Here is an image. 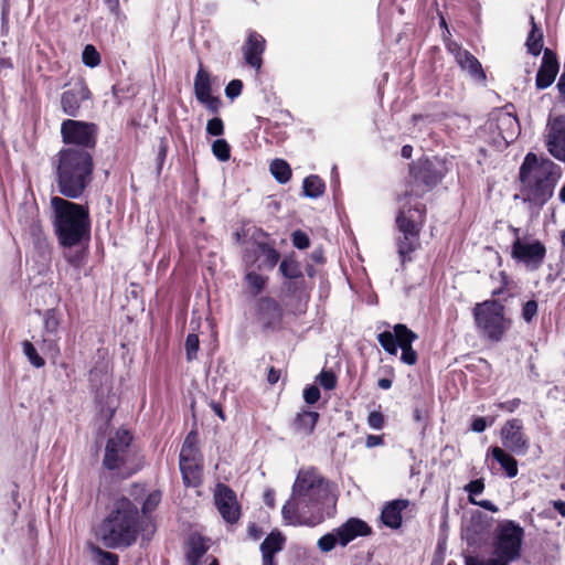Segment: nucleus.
<instances>
[{
    "instance_id": "obj_1",
    "label": "nucleus",
    "mask_w": 565,
    "mask_h": 565,
    "mask_svg": "<svg viewBox=\"0 0 565 565\" xmlns=\"http://www.w3.org/2000/svg\"><path fill=\"white\" fill-rule=\"evenodd\" d=\"M335 500L328 483L315 468L299 470L292 486L290 499L284 504L281 514L290 525L316 526L320 524Z\"/></svg>"
},
{
    "instance_id": "obj_2",
    "label": "nucleus",
    "mask_w": 565,
    "mask_h": 565,
    "mask_svg": "<svg viewBox=\"0 0 565 565\" xmlns=\"http://www.w3.org/2000/svg\"><path fill=\"white\" fill-rule=\"evenodd\" d=\"M561 168L545 157L529 152L520 167L521 196L530 207L542 209L553 196Z\"/></svg>"
},
{
    "instance_id": "obj_3",
    "label": "nucleus",
    "mask_w": 565,
    "mask_h": 565,
    "mask_svg": "<svg viewBox=\"0 0 565 565\" xmlns=\"http://www.w3.org/2000/svg\"><path fill=\"white\" fill-rule=\"evenodd\" d=\"M139 532V510L132 501L121 497L110 504L98 526L97 537L107 548H121L135 544Z\"/></svg>"
},
{
    "instance_id": "obj_4",
    "label": "nucleus",
    "mask_w": 565,
    "mask_h": 565,
    "mask_svg": "<svg viewBox=\"0 0 565 565\" xmlns=\"http://www.w3.org/2000/svg\"><path fill=\"white\" fill-rule=\"evenodd\" d=\"M58 192L70 199H78L93 180L94 159L89 151L62 148L54 160Z\"/></svg>"
},
{
    "instance_id": "obj_5",
    "label": "nucleus",
    "mask_w": 565,
    "mask_h": 565,
    "mask_svg": "<svg viewBox=\"0 0 565 565\" xmlns=\"http://www.w3.org/2000/svg\"><path fill=\"white\" fill-rule=\"evenodd\" d=\"M52 223L60 245L73 247L89 237L90 221L87 207L60 196L51 199Z\"/></svg>"
},
{
    "instance_id": "obj_6",
    "label": "nucleus",
    "mask_w": 565,
    "mask_h": 565,
    "mask_svg": "<svg viewBox=\"0 0 565 565\" xmlns=\"http://www.w3.org/2000/svg\"><path fill=\"white\" fill-rule=\"evenodd\" d=\"M132 440L131 433L124 428L108 436L102 463L113 476L126 479L139 470L138 451Z\"/></svg>"
},
{
    "instance_id": "obj_7",
    "label": "nucleus",
    "mask_w": 565,
    "mask_h": 565,
    "mask_svg": "<svg viewBox=\"0 0 565 565\" xmlns=\"http://www.w3.org/2000/svg\"><path fill=\"white\" fill-rule=\"evenodd\" d=\"M472 313L478 332L489 341H501L510 329L511 320L505 317L504 306L497 300L477 303Z\"/></svg>"
},
{
    "instance_id": "obj_8",
    "label": "nucleus",
    "mask_w": 565,
    "mask_h": 565,
    "mask_svg": "<svg viewBox=\"0 0 565 565\" xmlns=\"http://www.w3.org/2000/svg\"><path fill=\"white\" fill-rule=\"evenodd\" d=\"M524 530L513 521L501 522L494 533L492 555L503 565H510L521 555Z\"/></svg>"
},
{
    "instance_id": "obj_9",
    "label": "nucleus",
    "mask_w": 565,
    "mask_h": 565,
    "mask_svg": "<svg viewBox=\"0 0 565 565\" xmlns=\"http://www.w3.org/2000/svg\"><path fill=\"white\" fill-rule=\"evenodd\" d=\"M417 338V334L405 324L397 323L394 326L393 332H381L377 335V341L384 351L391 355H396L398 348H401V361L407 365H414L417 362V353L413 350L412 344Z\"/></svg>"
},
{
    "instance_id": "obj_10",
    "label": "nucleus",
    "mask_w": 565,
    "mask_h": 565,
    "mask_svg": "<svg viewBox=\"0 0 565 565\" xmlns=\"http://www.w3.org/2000/svg\"><path fill=\"white\" fill-rule=\"evenodd\" d=\"M415 214L420 218V210L399 211L396 217V224L402 236L397 238L398 255L402 264L411 260V253L419 246L420 224L415 218Z\"/></svg>"
},
{
    "instance_id": "obj_11",
    "label": "nucleus",
    "mask_w": 565,
    "mask_h": 565,
    "mask_svg": "<svg viewBox=\"0 0 565 565\" xmlns=\"http://www.w3.org/2000/svg\"><path fill=\"white\" fill-rule=\"evenodd\" d=\"M371 533V527L366 522L351 518L339 527L324 534L318 540V547L321 552L328 553L332 551L337 544L347 546L350 542L359 536H366Z\"/></svg>"
},
{
    "instance_id": "obj_12",
    "label": "nucleus",
    "mask_w": 565,
    "mask_h": 565,
    "mask_svg": "<svg viewBox=\"0 0 565 565\" xmlns=\"http://www.w3.org/2000/svg\"><path fill=\"white\" fill-rule=\"evenodd\" d=\"M98 127L94 122L66 119L61 125V136L65 145H74V149L89 151L97 141Z\"/></svg>"
},
{
    "instance_id": "obj_13",
    "label": "nucleus",
    "mask_w": 565,
    "mask_h": 565,
    "mask_svg": "<svg viewBox=\"0 0 565 565\" xmlns=\"http://www.w3.org/2000/svg\"><path fill=\"white\" fill-rule=\"evenodd\" d=\"M514 234L511 256L513 259L523 263L527 269H539L545 258L546 248L540 241H525L520 237V230L511 227Z\"/></svg>"
},
{
    "instance_id": "obj_14",
    "label": "nucleus",
    "mask_w": 565,
    "mask_h": 565,
    "mask_svg": "<svg viewBox=\"0 0 565 565\" xmlns=\"http://www.w3.org/2000/svg\"><path fill=\"white\" fill-rule=\"evenodd\" d=\"M545 146L551 156L565 162V117L548 119L544 135Z\"/></svg>"
},
{
    "instance_id": "obj_15",
    "label": "nucleus",
    "mask_w": 565,
    "mask_h": 565,
    "mask_svg": "<svg viewBox=\"0 0 565 565\" xmlns=\"http://www.w3.org/2000/svg\"><path fill=\"white\" fill-rule=\"evenodd\" d=\"M411 174L422 191H428L436 186L443 179V173L436 161L419 159L411 167Z\"/></svg>"
},
{
    "instance_id": "obj_16",
    "label": "nucleus",
    "mask_w": 565,
    "mask_h": 565,
    "mask_svg": "<svg viewBox=\"0 0 565 565\" xmlns=\"http://www.w3.org/2000/svg\"><path fill=\"white\" fill-rule=\"evenodd\" d=\"M215 505L225 522L236 523L241 515L235 492L225 484L218 483L214 491Z\"/></svg>"
},
{
    "instance_id": "obj_17",
    "label": "nucleus",
    "mask_w": 565,
    "mask_h": 565,
    "mask_svg": "<svg viewBox=\"0 0 565 565\" xmlns=\"http://www.w3.org/2000/svg\"><path fill=\"white\" fill-rule=\"evenodd\" d=\"M489 130H498V139L494 142L498 147L507 146L512 142L520 129L519 121L515 116L510 113H500L495 119H490L487 122Z\"/></svg>"
},
{
    "instance_id": "obj_18",
    "label": "nucleus",
    "mask_w": 565,
    "mask_h": 565,
    "mask_svg": "<svg viewBox=\"0 0 565 565\" xmlns=\"http://www.w3.org/2000/svg\"><path fill=\"white\" fill-rule=\"evenodd\" d=\"M194 94L196 99L203 104L209 111L216 114L221 107L218 97L212 96L211 75L202 64H200L196 75L194 77Z\"/></svg>"
},
{
    "instance_id": "obj_19",
    "label": "nucleus",
    "mask_w": 565,
    "mask_h": 565,
    "mask_svg": "<svg viewBox=\"0 0 565 565\" xmlns=\"http://www.w3.org/2000/svg\"><path fill=\"white\" fill-rule=\"evenodd\" d=\"M90 98V92L83 81H77L61 96L63 111L72 117L77 116L82 104Z\"/></svg>"
},
{
    "instance_id": "obj_20",
    "label": "nucleus",
    "mask_w": 565,
    "mask_h": 565,
    "mask_svg": "<svg viewBox=\"0 0 565 565\" xmlns=\"http://www.w3.org/2000/svg\"><path fill=\"white\" fill-rule=\"evenodd\" d=\"M257 319L264 330H277L282 321V308L275 299L262 297L257 301Z\"/></svg>"
},
{
    "instance_id": "obj_21",
    "label": "nucleus",
    "mask_w": 565,
    "mask_h": 565,
    "mask_svg": "<svg viewBox=\"0 0 565 565\" xmlns=\"http://www.w3.org/2000/svg\"><path fill=\"white\" fill-rule=\"evenodd\" d=\"M502 444L515 455H524L529 448L519 419H511L501 429Z\"/></svg>"
},
{
    "instance_id": "obj_22",
    "label": "nucleus",
    "mask_w": 565,
    "mask_h": 565,
    "mask_svg": "<svg viewBox=\"0 0 565 565\" xmlns=\"http://www.w3.org/2000/svg\"><path fill=\"white\" fill-rule=\"evenodd\" d=\"M280 258L279 253L268 243L258 242L255 245V248L250 253L246 250L244 255V260L246 264H254L257 262V269L263 270L273 269Z\"/></svg>"
},
{
    "instance_id": "obj_23",
    "label": "nucleus",
    "mask_w": 565,
    "mask_h": 565,
    "mask_svg": "<svg viewBox=\"0 0 565 565\" xmlns=\"http://www.w3.org/2000/svg\"><path fill=\"white\" fill-rule=\"evenodd\" d=\"M558 73V63L553 54V52L548 49L544 51V55L542 58V64L536 74V87L539 89H545L551 86Z\"/></svg>"
},
{
    "instance_id": "obj_24",
    "label": "nucleus",
    "mask_w": 565,
    "mask_h": 565,
    "mask_svg": "<svg viewBox=\"0 0 565 565\" xmlns=\"http://www.w3.org/2000/svg\"><path fill=\"white\" fill-rule=\"evenodd\" d=\"M265 50V39L256 33L249 32L246 43L243 46V54L246 63L259 70L262 67V55Z\"/></svg>"
},
{
    "instance_id": "obj_25",
    "label": "nucleus",
    "mask_w": 565,
    "mask_h": 565,
    "mask_svg": "<svg viewBox=\"0 0 565 565\" xmlns=\"http://www.w3.org/2000/svg\"><path fill=\"white\" fill-rule=\"evenodd\" d=\"M449 50L454 53L455 58L461 70L467 71L475 78H486L481 64L470 52L459 47L456 44L450 45Z\"/></svg>"
},
{
    "instance_id": "obj_26",
    "label": "nucleus",
    "mask_w": 565,
    "mask_h": 565,
    "mask_svg": "<svg viewBox=\"0 0 565 565\" xmlns=\"http://www.w3.org/2000/svg\"><path fill=\"white\" fill-rule=\"evenodd\" d=\"M209 548V540L200 534H191L186 542V561L190 565H203Z\"/></svg>"
},
{
    "instance_id": "obj_27",
    "label": "nucleus",
    "mask_w": 565,
    "mask_h": 565,
    "mask_svg": "<svg viewBox=\"0 0 565 565\" xmlns=\"http://www.w3.org/2000/svg\"><path fill=\"white\" fill-rule=\"evenodd\" d=\"M409 501L397 499L388 502L382 510V522L391 527L398 529L402 525V512L408 507Z\"/></svg>"
},
{
    "instance_id": "obj_28",
    "label": "nucleus",
    "mask_w": 565,
    "mask_h": 565,
    "mask_svg": "<svg viewBox=\"0 0 565 565\" xmlns=\"http://www.w3.org/2000/svg\"><path fill=\"white\" fill-rule=\"evenodd\" d=\"M285 537L280 532H271L262 543L263 565H276L274 555L284 547Z\"/></svg>"
},
{
    "instance_id": "obj_29",
    "label": "nucleus",
    "mask_w": 565,
    "mask_h": 565,
    "mask_svg": "<svg viewBox=\"0 0 565 565\" xmlns=\"http://www.w3.org/2000/svg\"><path fill=\"white\" fill-rule=\"evenodd\" d=\"M201 460H180V471L186 487H198L201 483Z\"/></svg>"
},
{
    "instance_id": "obj_30",
    "label": "nucleus",
    "mask_w": 565,
    "mask_h": 565,
    "mask_svg": "<svg viewBox=\"0 0 565 565\" xmlns=\"http://www.w3.org/2000/svg\"><path fill=\"white\" fill-rule=\"evenodd\" d=\"M319 414L317 412L302 411L301 413H298L294 420L295 430L305 435H310L315 430Z\"/></svg>"
},
{
    "instance_id": "obj_31",
    "label": "nucleus",
    "mask_w": 565,
    "mask_h": 565,
    "mask_svg": "<svg viewBox=\"0 0 565 565\" xmlns=\"http://www.w3.org/2000/svg\"><path fill=\"white\" fill-rule=\"evenodd\" d=\"M492 457L500 463L501 468L505 471L508 478H514L518 476V462L509 454H507L500 447H492Z\"/></svg>"
},
{
    "instance_id": "obj_32",
    "label": "nucleus",
    "mask_w": 565,
    "mask_h": 565,
    "mask_svg": "<svg viewBox=\"0 0 565 565\" xmlns=\"http://www.w3.org/2000/svg\"><path fill=\"white\" fill-rule=\"evenodd\" d=\"M303 193L306 196L317 199L324 192V182L318 175H309L303 180Z\"/></svg>"
},
{
    "instance_id": "obj_33",
    "label": "nucleus",
    "mask_w": 565,
    "mask_h": 565,
    "mask_svg": "<svg viewBox=\"0 0 565 565\" xmlns=\"http://www.w3.org/2000/svg\"><path fill=\"white\" fill-rule=\"evenodd\" d=\"M273 177L281 184L287 183L291 178V169L287 161L275 159L269 167Z\"/></svg>"
},
{
    "instance_id": "obj_34",
    "label": "nucleus",
    "mask_w": 565,
    "mask_h": 565,
    "mask_svg": "<svg viewBox=\"0 0 565 565\" xmlns=\"http://www.w3.org/2000/svg\"><path fill=\"white\" fill-rule=\"evenodd\" d=\"M532 30L526 40L527 51L533 55H539L543 47V34L534 22V18L531 17Z\"/></svg>"
},
{
    "instance_id": "obj_35",
    "label": "nucleus",
    "mask_w": 565,
    "mask_h": 565,
    "mask_svg": "<svg viewBox=\"0 0 565 565\" xmlns=\"http://www.w3.org/2000/svg\"><path fill=\"white\" fill-rule=\"evenodd\" d=\"M90 551L96 565H119L117 554L104 551L98 546H92Z\"/></svg>"
},
{
    "instance_id": "obj_36",
    "label": "nucleus",
    "mask_w": 565,
    "mask_h": 565,
    "mask_svg": "<svg viewBox=\"0 0 565 565\" xmlns=\"http://www.w3.org/2000/svg\"><path fill=\"white\" fill-rule=\"evenodd\" d=\"M279 270L288 279H296L302 276L299 263L292 258H285L279 265Z\"/></svg>"
},
{
    "instance_id": "obj_37",
    "label": "nucleus",
    "mask_w": 565,
    "mask_h": 565,
    "mask_svg": "<svg viewBox=\"0 0 565 565\" xmlns=\"http://www.w3.org/2000/svg\"><path fill=\"white\" fill-rule=\"evenodd\" d=\"M180 460H201L200 454L194 445V437L189 434L183 441L180 451Z\"/></svg>"
},
{
    "instance_id": "obj_38",
    "label": "nucleus",
    "mask_w": 565,
    "mask_h": 565,
    "mask_svg": "<svg viewBox=\"0 0 565 565\" xmlns=\"http://www.w3.org/2000/svg\"><path fill=\"white\" fill-rule=\"evenodd\" d=\"M212 153L222 162L231 158V147L225 139H216L212 143Z\"/></svg>"
},
{
    "instance_id": "obj_39",
    "label": "nucleus",
    "mask_w": 565,
    "mask_h": 565,
    "mask_svg": "<svg viewBox=\"0 0 565 565\" xmlns=\"http://www.w3.org/2000/svg\"><path fill=\"white\" fill-rule=\"evenodd\" d=\"M23 353L28 358L29 362L35 367H42L45 364V361L42 356L39 355L36 349L30 341H24L22 343Z\"/></svg>"
},
{
    "instance_id": "obj_40",
    "label": "nucleus",
    "mask_w": 565,
    "mask_h": 565,
    "mask_svg": "<svg viewBox=\"0 0 565 565\" xmlns=\"http://www.w3.org/2000/svg\"><path fill=\"white\" fill-rule=\"evenodd\" d=\"M245 279L254 296L258 295L266 285V278L255 271L247 273Z\"/></svg>"
},
{
    "instance_id": "obj_41",
    "label": "nucleus",
    "mask_w": 565,
    "mask_h": 565,
    "mask_svg": "<svg viewBox=\"0 0 565 565\" xmlns=\"http://www.w3.org/2000/svg\"><path fill=\"white\" fill-rule=\"evenodd\" d=\"M83 63L86 66L95 67L100 63V55L94 45H86L82 54Z\"/></svg>"
},
{
    "instance_id": "obj_42",
    "label": "nucleus",
    "mask_w": 565,
    "mask_h": 565,
    "mask_svg": "<svg viewBox=\"0 0 565 565\" xmlns=\"http://www.w3.org/2000/svg\"><path fill=\"white\" fill-rule=\"evenodd\" d=\"M200 347L199 337L194 333L188 334L185 339V353L188 361H192L196 358Z\"/></svg>"
},
{
    "instance_id": "obj_43",
    "label": "nucleus",
    "mask_w": 565,
    "mask_h": 565,
    "mask_svg": "<svg viewBox=\"0 0 565 565\" xmlns=\"http://www.w3.org/2000/svg\"><path fill=\"white\" fill-rule=\"evenodd\" d=\"M160 501H161V492L160 491L150 492L147 495L146 500L143 501L142 513L146 515L151 513L159 505Z\"/></svg>"
},
{
    "instance_id": "obj_44",
    "label": "nucleus",
    "mask_w": 565,
    "mask_h": 565,
    "mask_svg": "<svg viewBox=\"0 0 565 565\" xmlns=\"http://www.w3.org/2000/svg\"><path fill=\"white\" fill-rule=\"evenodd\" d=\"M317 380L324 390H333L337 385V376L332 371L323 370Z\"/></svg>"
},
{
    "instance_id": "obj_45",
    "label": "nucleus",
    "mask_w": 565,
    "mask_h": 565,
    "mask_svg": "<svg viewBox=\"0 0 565 565\" xmlns=\"http://www.w3.org/2000/svg\"><path fill=\"white\" fill-rule=\"evenodd\" d=\"M465 565H503L495 556L492 555L491 558L484 559L479 556H466Z\"/></svg>"
},
{
    "instance_id": "obj_46",
    "label": "nucleus",
    "mask_w": 565,
    "mask_h": 565,
    "mask_svg": "<svg viewBox=\"0 0 565 565\" xmlns=\"http://www.w3.org/2000/svg\"><path fill=\"white\" fill-rule=\"evenodd\" d=\"M206 132L211 136H222L224 134L223 120L218 117L210 119L206 124Z\"/></svg>"
},
{
    "instance_id": "obj_47",
    "label": "nucleus",
    "mask_w": 565,
    "mask_h": 565,
    "mask_svg": "<svg viewBox=\"0 0 565 565\" xmlns=\"http://www.w3.org/2000/svg\"><path fill=\"white\" fill-rule=\"evenodd\" d=\"M537 315V302L535 300H529L523 305L522 318L525 322H531Z\"/></svg>"
},
{
    "instance_id": "obj_48",
    "label": "nucleus",
    "mask_w": 565,
    "mask_h": 565,
    "mask_svg": "<svg viewBox=\"0 0 565 565\" xmlns=\"http://www.w3.org/2000/svg\"><path fill=\"white\" fill-rule=\"evenodd\" d=\"M292 244L298 249H306L310 245V239L305 232L298 230L292 233Z\"/></svg>"
},
{
    "instance_id": "obj_49",
    "label": "nucleus",
    "mask_w": 565,
    "mask_h": 565,
    "mask_svg": "<svg viewBox=\"0 0 565 565\" xmlns=\"http://www.w3.org/2000/svg\"><path fill=\"white\" fill-rule=\"evenodd\" d=\"M242 88H243V83L242 81L239 79H233L231 81L227 86L225 87V95L231 98V99H234L236 98L237 96L241 95L242 93Z\"/></svg>"
},
{
    "instance_id": "obj_50",
    "label": "nucleus",
    "mask_w": 565,
    "mask_h": 565,
    "mask_svg": "<svg viewBox=\"0 0 565 565\" xmlns=\"http://www.w3.org/2000/svg\"><path fill=\"white\" fill-rule=\"evenodd\" d=\"M320 398V390L316 385H310L303 390V399L307 404H315Z\"/></svg>"
},
{
    "instance_id": "obj_51",
    "label": "nucleus",
    "mask_w": 565,
    "mask_h": 565,
    "mask_svg": "<svg viewBox=\"0 0 565 565\" xmlns=\"http://www.w3.org/2000/svg\"><path fill=\"white\" fill-rule=\"evenodd\" d=\"M367 424L373 429H381L384 425V416L381 412H371L367 417Z\"/></svg>"
},
{
    "instance_id": "obj_52",
    "label": "nucleus",
    "mask_w": 565,
    "mask_h": 565,
    "mask_svg": "<svg viewBox=\"0 0 565 565\" xmlns=\"http://www.w3.org/2000/svg\"><path fill=\"white\" fill-rule=\"evenodd\" d=\"M484 489V483L481 479L472 480L466 487V490L469 492L470 497L472 494H480Z\"/></svg>"
},
{
    "instance_id": "obj_53",
    "label": "nucleus",
    "mask_w": 565,
    "mask_h": 565,
    "mask_svg": "<svg viewBox=\"0 0 565 565\" xmlns=\"http://www.w3.org/2000/svg\"><path fill=\"white\" fill-rule=\"evenodd\" d=\"M44 326H45L46 331L55 332L58 327V321L54 315L47 313L45 321H44Z\"/></svg>"
},
{
    "instance_id": "obj_54",
    "label": "nucleus",
    "mask_w": 565,
    "mask_h": 565,
    "mask_svg": "<svg viewBox=\"0 0 565 565\" xmlns=\"http://www.w3.org/2000/svg\"><path fill=\"white\" fill-rule=\"evenodd\" d=\"M470 501H471V503L477 504V505H479V507H481V508H483V509H486V510H488L490 512L495 513V512L499 511L498 507L494 503H492L491 501H489V500L476 501L473 499H470Z\"/></svg>"
},
{
    "instance_id": "obj_55",
    "label": "nucleus",
    "mask_w": 565,
    "mask_h": 565,
    "mask_svg": "<svg viewBox=\"0 0 565 565\" xmlns=\"http://www.w3.org/2000/svg\"><path fill=\"white\" fill-rule=\"evenodd\" d=\"M487 427L486 419L483 417H477L473 419L471 424V428L473 431L482 433Z\"/></svg>"
},
{
    "instance_id": "obj_56",
    "label": "nucleus",
    "mask_w": 565,
    "mask_h": 565,
    "mask_svg": "<svg viewBox=\"0 0 565 565\" xmlns=\"http://www.w3.org/2000/svg\"><path fill=\"white\" fill-rule=\"evenodd\" d=\"M382 443H383V438L381 436L369 435L366 437V446L370 448L379 446Z\"/></svg>"
},
{
    "instance_id": "obj_57",
    "label": "nucleus",
    "mask_w": 565,
    "mask_h": 565,
    "mask_svg": "<svg viewBox=\"0 0 565 565\" xmlns=\"http://www.w3.org/2000/svg\"><path fill=\"white\" fill-rule=\"evenodd\" d=\"M279 377H280V372L274 367H270L268 371V375H267L268 383L275 384L278 382Z\"/></svg>"
},
{
    "instance_id": "obj_58",
    "label": "nucleus",
    "mask_w": 565,
    "mask_h": 565,
    "mask_svg": "<svg viewBox=\"0 0 565 565\" xmlns=\"http://www.w3.org/2000/svg\"><path fill=\"white\" fill-rule=\"evenodd\" d=\"M248 534L254 540H258L262 536L263 532L256 524H250L248 526Z\"/></svg>"
},
{
    "instance_id": "obj_59",
    "label": "nucleus",
    "mask_w": 565,
    "mask_h": 565,
    "mask_svg": "<svg viewBox=\"0 0 565 565\" xmlns=\"http://www.w3.org/2000/svg\"><path fill=\"white\" fill-rule=\"evenodd\" d=\"M105 4L109 9V11L114 14H118L119 11V0H104Z\"/></svg>"
},
{
    "instance_id": "obj_60",
    "label": "nucleus",
    "mask_w": 565,
    "mask_h": 565,
    "mask_svg": "<svg viewBox=\"0 0 565 565\" xmlns=\"http://www.w3.org/2000/svg\"><path fill=\"white\" fill-rule=\"evenodd\" d=\"M167 151H168V146H167V142L164 140H161L160 142V147H159V152H158V159L160 160V162H162L167 156Z\"/></svg>"
},
{
    "instance_id": "obj_61",
    "label": "nucleus",
    "mask_w": 565,
    "mask_h": 565,
    "mask_svg": "<svg viewBox=\"0 0 565 565\" xmlns=\"http://www.w3.org/2000/svg\"><path fill=\"white\" fill-rule=\"evenodd\" d=\"M552 504L562 516H565V501L556 500L553 501Z\"/></svg>"
},
{
    "instance_id": "obj_62",
    "label": "nucleus",
    "mask_w": 565,
    "mask_h": 565,
    "mask_svg": "<svg viewBox=\"0 0 565 565\" xmlns=\"http://www.w3.org/2000/svg\"><path fill=\"white\" fill-rule=\"evenodd\" d=\"M264 500H265V503L273 508L274 507V501H275V493L273 490H267L264 494Z\"/></svg>"
},
{
    "instance_id": "obj_63",
    "label": "nucleus",
    "mask_w": 565,
    "mask_h": 565,
    "mask_svg": "<svg viewBox=\"0 0 565 565\" xmlns=\"http://www.w3.org/2000/svg\"><path fill=\"white\" fill-rule=\"evenodd\" d=\"M211 407L212 409L214 411V413L222 419V420H225V415L222 411V407L218 403H212L211 404Z\"/></svg>"
},
{
    "instance_id": "obj_64",
    "label": "nucleus",
    "mask_w": 565,
    "mask_h": 565,
    "mask_svg": "<svg viewBox=\"0 0 565 565\" xmlns=\"http://www.w3.org/2000/svg\"><path fill=\"white\" fill-rule=\"evenodd\" d=\"M557 88L562 94H565V71L563 72L558 79Z\"/></svg>"
}]
</instances>
